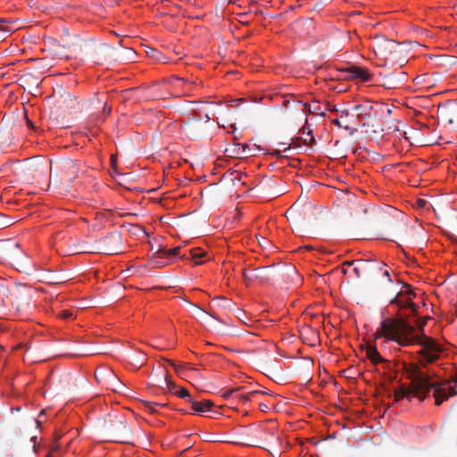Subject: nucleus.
Wrapping results in <instances>:
<instances>
[{
	"label": "nucleus",
	"mask_w": 457,
	"mask_h": 457,
	"mask_svg": "<svg viewBox=\"0 0 457 457\" xmlns=\"http://www.w3.org/2000/svg\"><path fill=\"white\" fill-rule=\"evenodd\" d=\"M11 247L13 248V249H19L20 245L18 243H13V244L11 245Z\"/></svg>",
	"instance_id": "e433bc0d"
},
{
	"label": "nucleus",
	"mask_w": 457,
	"mask_h": 457,
	"mask_svg": "<svg viewBox=\"0 0 457 457\" xmlns=\"http://www.w3.org/2000/svg\"><path fill=\"white\" fill-rule=\"evenodd\" d=\"M111 110H112V109H111V107H110V106H108L107 104H104V108H103V112H104V115H108V114H110Z\"/></svg>",
	"instance_id": "7c9ffc66"
},
{
	"label": "nucleus",
	"mask_w": 457,
	"mask_h": 457,
	"mask_svg": "<svg viewBox=\"0 0 457 457\" xmlns=\"http://www.w3.org/2000/svg\"><path fill=\"white\" fill-rule=\"evenodd\" d=\"M239 390V388H232V389H228V390H225L221 393V396L225 399L230 397L235 392H237Z\"/></svg>",
	"instance_id": "b1692460"
},
{
	"label": "nucleus",
	"mask_w": 457,
	"mask_h": 457,
	"mask_svg": "<svg viewBox=\"0 0 457 457\" xmlns=\"http://www.w3.org/2000/svg\"><path fill=\"white\" fill-rule=\"evenodd\" d=\"M95 377L98 383H101L102 380H106V384L109 386H112L113 391H119L121 387H123L121 381L115 376V374H113L112 370H104L96 371Z\"/></svg>",
	"instance_id": "1a4fd4ad"
},
{
	"label": "nucleus",
	"mask_w": 457,
	"mask_h": 457,
	"mask_svg": "<svg viewBox=\"0 0 457 457\" xmlns=\"http://www.w3.org/2000/svg\"><path fill=\"white\" fill-rule=\"evenodd\" d=\"M428 319V318L425 317V318L423 319V320H421V321H420V322L418 323V328H415V334H416V336H418V337H423V336H427V335L424 333V327H425V325H426V323H427Z\"/></svg>",
	"instance_id": "412c9836"
},
{
	"label": "nucleus",
	"mask_w": 457,
	"mask_h": 457,
	"mask_svg": "<svg viewBox=\"0 0 457 457\" xmlns=\"http://www.w3.org/2000/svg\"><path fill=\"white\" fill-rule=\"evenodd\" d=\"M441 116L445 119L448 123L453 124L457 120V104H446L440 108Z\"/></svg>",
	"instance_id": "f8f14e48"
},
{
	"label": "nucleus",
	"mask_w": 457,
	"mask_h": 457,
	"mask_svg": "<svg viewBox=\"0 0 457 457\" xmlns=\"http://www.w3.org/2000/svg\"><path fill=\"white\" fill-rule=\"evenodd\" d=\"M332 123H334L336 126L339 127V128H343L346 130L350 129V126L348 124H345L344 122H342L340 120L338 119H335L332 120Z\"/></svg>",
	"instance_id": "393cba45"
},
{
	"label": "nucleus",
	"mask_w": 457,
	"mask_h": 457,
	"mask_svg": "<svg viewBox=\"0 0 457 457\" xmlns=\"http://www.w3.org/2000/svg\"><path fill=\"white\" fill-rule=\"evenodd\" d=\"M350 114L349 111L348 110H344L341 112V119H344L345 117H348Z\"/></svg>",
	"instance_id": "2f4dec72"
},
{
	"label": "nucleus",
	"mask_w": 457,
	"mask_h": 457,
	"mask_svg": "<svg viewBox=\"0 0 457 457\" xmlns=\"http://www.w3.org/2000/svg\"><path fill=\"white\" fill-rule=\"evenodd\" d=\"M416 296L415 292L409 284H403V288L396 294V295L390 300V304L396 305L399 309L409 308L411 311V315H416L418 312L417 305L412 302Z\"/></svg>",
	"instance_id": "39448f33"
},
{
	"label": "nucleus",
	"mask_w": 457,
	"mask_h": 457,
	"mask_svg": "<svg viewBox=\"0 0 457 457\" xmlns=\"http://www.w3.org/2000/svg\"><path fill=\"white\" fill-rule=\"evenodd\" d=\"M343 273H344V274H346V273H347V270L343 269Z\"/></svg>",
	"instance_id": "a18cd8bd"
},
{
	"label": "nucleus",
	"mask_w": 457,
	"mask_h": 457,
	"mask_svg": "<svg viewBox=\"0 0 457 457\" xmlns=\"http://www.w3.org/2000/svg\"><path fill=\"white\" fill-rule=\"evenodd\" d=\"M179 81H183V82H186V80L184 79H178Z\"/></svg>",
	"instance_id": "c03bdc74"
},
{
	"label": "nucleus",
	"mask_w": 457,
	"mask_h": 457,
	"mask_svg": "<svg viewBox=\"0 0 457 457\" xmlns=\"http://www.w3.org/2000/svg\"><path fill=\"white\" fill-rule=\"evenodd\" d=\"M175 395L180 398L186 399L188 403L192 402L193 398L191 397L189 392L184 387L179 388L177 392H175Z\"/></svg>",
	"instance_id": "6ab92c4d"
},
{
	"label": "nucleus",
	"mask_w": 457,
	"mask_h": 457,
	"mask_svg": "<svg viewBox=\"0 0 457 457\" xmlns=\"http://www.w3.org/2000/svg\"><path fill=\"white\" fill-rule=\"evenodd\" d=\"M180 253V246L174 247L172 249H159L156 253V258H171L179 255Z\"/></svg>",
	"instance_id": "dca6fc26"
},
{
	"label": "nucleus",
	"mask_w": 457,
	"mask_h": 457,
	"mask_svg": "<svg viewBox=\"0 0 457 457\" xmlns=\"http://www.w3.org/2000/svg\"><path fill=\"white\" fill-rule=\"evenodd\" d=\"M111 161H112V163L114 165L115 162H116V159H115V156L114 155H112L111 157Z\"/></svg>",
	"instance_id": "ea45409f"
},
{
	"label": "nucleus",
	"mask_w": 457,
	"mask_h": 457,
	"mask_svg": "<svg viewBox=\"0 0 457 457\" xmlns=\"http://www.w3.org/2000/svg\"><path fill=\"white\" fill-rule=\"evenodd\" d=\"M353 111L356 114L357 120H366L372 115L373 107L370 103L366 102L355 104Z\"/></svg>",
	"instance_id": "9b49d317"
},
{
	"label": "nucleus",
	"mask_w": 457,
	"mask_h": 457,
	"mask_svg": "<svg viewBox=\"0 0 457 457\" xmlns=\"http://www.w3.org/2000/svg\"><path fill=\"white\" fill-rule=\"evenodd\" d=\"M385 337L386 341H393L400 346L417 345L420 349L416 353L418 364L423 368L436 362L441 359L445 348L435 338L415 334V328L399 313L394 318H386L380 323L376 338Z\"/></svg>",
	"instance_id": "f257e3e1"
},
{
	"label": "nucleus",
	"mask_w": 457,
	"mask_h": 457,
	"mask_svg": "<svg viewBox=\"0 0 457 457\" xmlns=\"http://www.w3.org/2000/svg\"><path fill=\"white\" fill-rule=\"evenodd\" d=\"M122 237L120 233L113 232L104 238L101 239V245L98 247L97 253L105 254H118L121 250Z\"/></svg>",
	"instance_id": "423d86ee"
},
{
	"label": "nucleus",
	"mask_w": 457,
	"mask_h": 457,
	"mask_svg": "<svg viewBox=\"0 0 457 457\" xmlns=\"http://www.w3.org/2000/svg\"><path fill=\"white\" fill-rule=\"evenodd\" d=\"M109 439L117 443H128L130 438V428L123 418H116L105 426Z\"/></svg>",
	"instance_id": "20e7f679"
},
{
	"label": "nucleus",
	"mask_w": 457,
	"mask_h": 457,
	"mask_svg": "<svg viewBox=\"0 0 457 457\" xmlns=\"http://www.w3.org/2000/svg\"><path fill=\"white\" fill-rule=\"evenodd\" d=\"M164 380H165V382H166V384H167V386H168V388H169L170 390H172V389H174V388L176 387L175 383H174V382H172V381L170 379L169 376H165Z\"/></svg>",
	"instance_id": "bb28decb"
},
{
	"label": "nucleus",
	"mask_w": 457,
	"mask_h": 457,
	"mask_svg": "<svg viewBox=\"0 0 457 457\" xmlns=\"http://www.w3.org/2000/svg\"><path fill=\"white\" fill-rule=\"evenodd\" d=\"M206 252L200 248H194L190 250V259L195 262V265L201 264L204 262L202 258L205 257Z\"/></svg>",
	"instance_id": "a211bd4d"
},
{
	"label": "nucleus",
	"mask_w": 457,
	"mask_h": 457,
	"mask_svg": "<svg viewBox=\"0 0 457 457\" xmlns=\"http://www.w3.org/2000/svg\"><path fill=\"white\" fill-rule=\"evenodd\" d=\"M145 405H146V407L149 409V411L151 412L155 411V409H154V407L153 406V404L151 403H145Z\"/></svg>",
	"instance_id": "473e14b6"
},
{
	"label": "nucleus",
	"mask_w": 457,
	"mask_h": 457,
	"mask_svg": "<svg viewBox=\"0 0 457 457\" xmlns=\"http://www.w3.org/2000/svg\"><path fill=\"white\" fill-rule=\"evenodd\" d=\"M382 272V275L386 278L388 282H392V278L390 276L389 270L386 268V264H385V268L383 270H378Z\"/></svg>",
	"instance_id": "a878e982"
},
{
	"label": "nucleus",
	"mask_w": 457,
	"mask_h": 457,
	"mask_svg": "<svg viewBox=\"0 0 457 457\" xmlns=\"http://www.w3.org/2000/svg\"><path fill=\"white\" fill-rule=\"evenodd\" d=\"M59 450V445L55 443V445L53 446L51 452L48 453V457H54V454L55 452Z\"/></svg>",
	"instance_id": "c756f323"
},
{
	"label": "nucleus",
	"mask_w": 457,
	"mask_h": 457,
	"mask_svg": "<svg viewBox=\"0 0 457 457\" xmlns=\"http://www.w3.org/2000/svg\"><path fill=\"white\" fill-rule=\"evenodd\" d=\"M365 351L366 356L374 363L381 362L383 361V358L380 356L378 349L376 346L371 345H366L363 348Z\"/></svg>",
	"instance_id": "2eb2a0df"
},
{
	"label": "nucleus",
	"mask_w": 457,
	"mask_h": 457,
	"mask_svg": "<svg viewBox=\"0 0 457 457\" xmlns=\"http://www.w3.org/2000/svg\"><path fill=\"white\" fill-rule=\"evenodd\" d=\"M354 262H356V265L353 268V272L358 278L361 277L362 272L375 271V270H383L385 268V263L373 261L360 259L355 260Z\"/></svg>",
	"instance_id": "6e6552de"
},
{
	"label": "nucleus",
	"mask_w": 457,
	"mask_h": 457,
	"mask_svg": "<svg viewBox=\"0 0 457 457\" xmlns=\"http://www.w3.org/2000/svg\"><path fill=\"white\" fill-rule=\"evenodd\" d=\"M243 277L245 284L250 286L253 283H266L271 278L279 277L281 278H299V275L295 268L289 267L281 272H276L269 267L263 266L252 270H245Z\"/></svg>",
	"instance_id": "f03ea898"
},
{
	"label": "nucleus",
	"mask_w": 457,
	"mask_h": 457,
	"mask_svg": "<svg viewBox=\"0 0 457 457\" xmlns=\"http://www.w3.org/2000/svg\"><path fill=\"white\" fill-rule=\"evenodd\" d=\"M327 110L331 111V112H337V109L336 108V106H333L332 109L328 108Z\"/></svg>",
	"instance_id": "a19ab883"
},
{
	"label": "nucleus",
	"mask_w": 457,
	"mask_h": 457,
	"mask_svg": "<svg viewBox=\"0 0 457 457\" xmlns=\"http://www.w3.org/2000/svg\"><path fill=\"white\" fill-rule=\"evenodd\" d=\"M205 120L194 119L188 125L189 133L194 137H200L209 134L208 127L212 125V119L205 114Z\"/></svg>",
	"instance_id": "0eeeda50"
},
{
	"label": "nucleus",
	"mask_w": 457,
	"mask_h": 457,
	"mask_svg": "<svg viewBox=\"0 0 457 457\" xmlns=\"http://www.w3.org/2000/svg\"><path fill=\"white\" fill-rule=\"evenodd\" d=\"M61 316L62 319L68 320V319L72 318V313L68 310H64L62 312Z\"/></svg>",
	"instance_id": "c85d7f7f"
},
{
	"label": "nucleus",
	"mask_w": 457,
	"mask_h": 457,
	"mask_svg": "<svg viewBox=\"0 0 457 457\" xmlns=\"http://www.w3.org/2000/svg\"><path fill=\"white\" fill-rule=\"evenodd\" d=\"M4 21H0V30L10 31L4 24Z\"/></svg>",
	"instance_id": "72a5a7b5"
},
{
	"label": "nucleus",
	"mask_w": 457,
	"mask_h": 457,
	"mask_svg": "<svg viewBox=\"0 0 457 457\" xmlns=\"http://www.w3.org/2000/svg\"><path fill=\"white\" fill-rule=\"evenodd\" d=\"M191 403L192 411L195 413H204L212 409L213 403L210 400H204L202 402L195 401L192 399Z\"/></svg>",
	"instance_id": "ddd939ff"
},
{
	"label": "nucleus",
	"mask_w": 457,
	"mask_h": 457,
	"mask_svg": "<svg viewBox=\"0 0 457 457\" xmlns=\"http://www.w3.org/2000/svg\"><path fill=\"white\" fill-rule=\"evenodd\" d=\"M45 414V410L41 411L40 414H39V417H41L42 415Z\"/></svg>",
	"instance_id": "37998d69"
},
{
	"label": "nucleus",
	"mask_w": 457,
	"mask_h": 457,
	"mask_svg": "<svg viewBox=\"0 0 457 457\" xmlns=\"http://www.w3.org/2000/svg\"><path fill=\"white\" fill-rule=\"evenodd\" d=\"M168 362L174 368L178 375H181L183 369L180 366L176 365L173 361H168Z\"/></svg>",
	"instance_id": "cd10ccee"
},
{
	"label": "nucleus",
	"mask_w": 457,
	"mask_h": 457,
	"mask_svg": "<svg viewBox=\"0 0 457 457\" xmlns=\"http://www.w3.org/2000/svg\"><path fill=\"white\" fill-rule=\"evenodd\" d=\"M27 124L29 127L33 128V123L27 118Z\"/></svg>",
	"instance_id": "4c0bfd02"
},
{
	"label": "nucleus",
	"mask_w": 457,
	"mask_h": 457,
	"mask_svg": "<svg viewBox=\"0 0 457 457\" xmlns=\"http://www.w3.org/2000/svg\"><path fill=\"white\" fill-rule=\"evenodd\" d=\"M241 444L245 445L256 446V445L253 443H241Z\"/></svg>",
	"instance_id": "58836bf2"
},
{
	"label": "nucleus",
	"mask_w": 457,
	"mask_h": 457,
	"mask_svg": "<svg viewBox=\"0 0 457 457\" xmlns=\"http://www.w3.org/2000/svg\"><path fill=\"white\" fill-rule=\"evenodd\" d=\"M79 173V165L77 161L66 158L51 164L50 179L56 183L70 185Z\"/></svg>",
	"instance_id": "7ed1b4c3"
},
{
	"label": "nucleus",
	"mask_w": 457,
	"mask_h": 457,
	"mask_svg": "<svg viewBox=\"0 0 457 457\" xmlns=\"http://www.w3.org/2000/svg\"><path fill=\"white\" fill-rule=\"evenodd\" d=\"M231 175V180L233 182V185H236V181L239 182L242 179V177L244 176L242 173L235 170L233 172L230 173Z\"/></svg>",
	"instance_id": "5701e85b"
},
{
	"label": "nucleus",
	"mask_w": 457,
	"mask_h": 457,
	"mask_svg": "<svg viewBox=\"0 0 457 457\" xmlns=\"http://www.w3.org/2000/svg\"><path fill=\"white\" fill-rule=\"evenodd\" d=\"M231 153L236 154L239 158H247L255 155L254 150L251 149L248 145H240L237 144L231 150Z\"/></svg>",
	"instance_id": "4468645a"
},
{
	"label": "nucleus",
	"mask_w": 457,
	"mask_h": 457,
	"mask_svg": "<svg viewBox=\"0 0 457 457\" xmlns=\"http://www.w3.org/2000/svg\"><path fill=\"white\" fill-rule=\"evenodd\" d=\"M61 436H62L61 435H57V434H56V436H55V440H56V441H57V440H59V439L61 438Z\"/></svg>",
	"instance_id": "79ce46f5"
},
{
	"label": "nucleus",
	"mask_w": 457,
	"mask_h": 457,
	"mask_svg": "<svg viewBox=\"0 0 457 457\" xmlns=\"http://www.w3.org/2000/svg\"><path fill=\"white\" fill-rule=\"evenodd\" d=\"M343 265H344V266H345V265H346V266H352V265H356V262H354V261H353V262H345L343 263Z\"/></svg>",
	"instance_id": "f704fd0d"
},
{
	"label": "nucleus",
	"mask_w": 457,
	"mask_h": 457,
	"mask_svg": "<svg viewBox=\"0 0 457 457\" xmlns=\"http://www.w3.org/2000/svg\"><path fill=\"white\" fill-rule=\"evenodd\" d=\"M305 108H309L308 111L311 112V113H317V114H320L321 116H325V112L324 111H321L320 106L318 105H315L313 107H312L311 105H307L306 104H303Z\"/></svg>",
	"instance_id": "4be33fe9"
},
{
	"label": "nucleus",
	"mask_w": 457,
	"mask_h": 457,
	"mask_svg": "<svg viewBox=\"0 0 457 457\" xmlns=\"http://www.w3.org/2000/svg\"><path fill=\"white\" fill-rule=\"evenodd\" d=\"M261 394H263V392H262V391H251V392H249L246 395H238V398L241 401L248 402V401H251L256 395H261Z\"/></svg>",
	"instance_id": "aec40b11"
},
{
	"label": "nucleus",
	"mask_w": 457,
	"mask_h": 457,
	"mask_svg": "<svg viewBox=\"0 0 457 457\" xmlns=\"http://www.w3.org/2000/svg\"><path fill=\"white\" fill-rule=\"evenodd\" d=\"M345 73V78L348 79H360L362 82L370 80L371 75L369 71L360 66H350L343 71Z\"/></svg>",
	"instance_id": "9d476101"
},
{
	"label": "nucleus",
	"mask_w": 457,
	"mask_h": 457,
	"mask_svg": "<svg viewBox=\"0 0 457 457\" xmlns=\"http://www.w3.org/2000/svg\"><path fill=\"white\" fill-rule=\"evenodd\" d=\"M427 202L423 199L419 200V206L424 207L426 205Z\"/></svg>",
	"instance_id": "c9c22d12"
},
{
	"label": "nucleus",
	"mask_w": 457,
	"mask_h": 457,
	"mask_svg": "<svg viewBox=\"0 0 457 457\" xmlns=\"http://www.w3.org/2000/svg\"><path fill=\"white\" fill-rule=\"evenodd\" d=\"M299 133H301L303 136H306L304 138H303L304 145H312L315 144V138L312 135V130L309 127L305 125L303 126L300 129Z\"/></svg>",
	"instance_id": "f3484780"
}]
</instances>
